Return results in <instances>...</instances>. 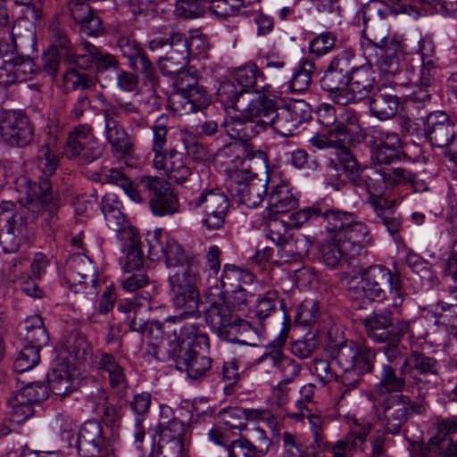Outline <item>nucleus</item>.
<instances>
[{
    "label": "nucleus",
    "mask_w": 457,
    "mask_h": 457,
    "mask_svg": "<svg viewBox=\"0 0 457 457\" xmlns=\"http://www.w3.org/2000/svg\"><path fill=\"white\" fill-rule=\"evenodd\" d=\"M337 145L336 155L337 162L342 167L344 172H345L349 180L352 181L361 168L350 150L345 146L346 144H341L337 141Z\"/></svg>",
    "instance_id": "58"
},
{
    "label": "nucleus",
    "mask_w": 457,
    "mask_h": 457,
    "mask_svg": "<svg viewBox=\"0 0 457 457\" xmlns=\"http://www.w3.org/2000/svg\"><path fill=\"white\" fill-rule=\"evenodd\" d=\"M76 265L80 267L78 273L81 276L87 277L90 282L89 291L86 292V296L89 299H94L98 295V280L96 278V270L93 263L85 256H74L69 262L68 270H73Z\"/></svg>",
    "instance_id": "46"
},
{
    "label": "nucleus",
    "mask_w": 457,
    "mask_h": 457,
    "mask_svg": "<svg viewBox=\"0 0 457 457\" xmlns=\"http://www.w3.org/2000/svg\"><path fill=\"white\" fill-rule=\"evenodd\" d=\"M333 137L341 144L360 142L363 139V133L356 113L349 110L341 111Z\"/></svg>",
    "instance_id": "33"
},
{
    "label": "nucleus",
    "mask_w": 457,
    "mask_h": 457,
    "mask_svg": "<svg viewBox=\"0 0 457 457\" xmlns=\"http://www.w3.org/2000/svg\"><path fill=\"white\" fill-rule=\"evenodd\" d=\"M118 46L129 68L140 72L145 81L154 83L156 78L155 68L141 45L132 37L122 36L118 40Z\"/></svg>",
    "instance_id": "16"
},
{
    "label": "nucleus",
    "mask_w": 457,
    "mask_h": 457,
    "mask_svg": "<svg viewBox=\"0 0 457 457\" xmlns=\"http://www.w3.org/2000/svg\"><path fill=\"white\" fill-rule=\"evenodd\" d=\"M153 165L170 182L177 184L184 183L192 174V170L186 162L184 154L174 148L162 156L154 158Z\"/></svg>",
    "instance_id": "21"
},
{
    "label": "nucleus",
    "mask_w": 457,
    "mask_h": 457,
    "mask_svg": "<svg viewBox=\"0 0 457 457\" xmlns=\"http://www.w3.org/2000/svg\"><path fill=\"white\" fill-rule=\"evenodd\" d=\"M48 30L51 37V46L48 48L62 53L66 61L75 60L76 50L57 16L52 20Z\"/></svg>",
    "instance_id": "40"
},
{
    "label": "nucleus",
    "mask_w": 457,
    "mask_h": 457,
    "mask_svg": "<svg viewBox=\"0 0 457 457\" xmlns=\"http://www.w3.org/2000/svg\"><path fill=\"white\" fill-rule=\"evenodd\" d=\"M76 446L79 457H107L110 452L103 428L96 420H87L82 425Z\"/></svg>",
    "instance_id": "15"
},
{
    "label": "nucleus",
    "mask_w": 457,
    "mask_h": 457,
    "mask_svg": "<svg viewBox=\"0 0 457 457\" xmlns=\"http://www.w3.org/2000/svg\"><path fill=\"white\" fill-rule=\"evenodd\" d=\"M306 418L313 436V444L317 447L328 446V444L325 440V429L328 424V418L320 412L307 413Z\"/></svg>",
    "instance_id": "60"
},
{
    "label": "nucleus",
    "mask_w": 457,
    "mask_h": 457,
    "mask_svg": "<svg viewBox=\"0 0 457 457\" xmlns=\"http://www.w3.org/2000/svg\"><path fill=\"white\" fill-rule=\"evenodd\" d=\"M291 319L285 313V322L278 336L269 345L264 354L266 359L270 360L281 377L282 383L289 384L295 380L301 372V365L294 359L286 356L280 348L285 345L290 329Z\"/></svg>",
    "instance_id": "12"
},
{
    "label": "nucleus",
    "mask_w": 457,
    "mask_h": 457,
    "mask_svg": "<svg viewBox=\"0 0 457 457\" xmlns=\"http://www.w3.org/2000/svg\"><path fill=\"white\" fill-rule=\"evenodd\" d=\"M180 343L191 347L195 345L199 347H209V337L200 328L194 323H185L179 327Z\"/></svg>",
    "instance_id": "49"
},
{
    "label": "nucleus",
    "mask_w": 457,
    "mask_h": 457,
    "mask_svg": "<svg viewBox=\"0 0 457 457\" xmlns=\"http://www.w3.org/2000/svg\"><path fill=\"white\" fill-rule=\"evenodd\" d=\"M248 92L238 89L233 81H222L217 89V98L225 108L240 111L243 107L242 99Z\"/></svg>",
    "instance_id": "45"
},
{
    "label": "nucleus",
    "mask_w": 457,
    "mask_h": 457,
    "mask_svg": "<svg viewBox=\"0 0 457 457\" xmlns=\"http://www.w3.org/2000/svg\"><path fill=\"white\" fill-rule=\"evenodd\" d=\"M176 345L170 348L171 357L176 362L177 368L185 370L188 377L197 379L204 376L212 367V359L206 355L201 354L192 347L184 346L175 353Z\"/></svg>",
    "instance_id": "22"
},
{
    "label": "nucleus",
    "mask_w": 457,
    "mask_h": 457,
    "mask_svg": "<svg viewBox=\"0 0 457 457\" xmlns=\"http://www.w3.org/2000/svg\"><path fill=\"white\" fill-rule=\"evenodd\" d=\"M195 208H203V226L209 231L223 228L227 216L229 201L228 196L220 189L204 190L195 201Z\"/></svg>",
    "instance_id": "11"
},
{
    "label": "nucleus",
    "mask_w": 457,
    "mask_h": 457,
    "mask_svg": "<svg viewBox=\"0 0 457 457\" xmlns=\"http://www.w3.org/2000/svg\"><path fill=\"white\" fill-rule=\"evenodd\" d=\"M270 126L278 135L286 137L294 135L298 128L285 106L280 108L276 107V112L273 115V120Z\"/></svg>",
    "instance_id": "53"
},
{
    "label": "nucleus",
    "mask_w": 457,
    "mask_h": 457,
    "mask_svg": "<svg viewBox=\"0 0 457 457\" xmlns=\"http://www.w3.org/2000/svg\"><path fill=\"white\" fill-rule=\"evenodd\" d=\"M351 182L354 187L367 191L370 195L369 203L372 207L387 204L388 200L385 196L388 189L386 171L374 168H361Z\"/></svg>",
    "instance_id": "19"
},
{
    "label": "nucleus",
    "mask_w": 457,
    "mask_h": 457,
    "mask_svg": "<svg viewBox=\"0 0 457 457\" xmlns=\"http://www.w3.org/2000/svg\"><path fill=\"white\" fill-rule=\"evenodd\" d=\"M407 381L409 382V372L407 362L401 367L381 366L379 380L374 387V393L379 396L401 394L403 392Z\"/></svg>",
    "instance_id": "27"
},
{
    "label": "nucleus",
    "mask_w": 457,
    "mask_h": 457,
    "mask_svg": "<svg viewBox=\"0 0 457 457\" xmlns=\"http://www.w3.org/2000/svg\"><path fill=\"white\" fill-rule=\"evenodd\" d=\"M338 219L337 228L325 229L330 237L320 247V261L331 269L359 255L371 238L368 226L353 212L345 211Z\"/></svg>",
    "instance_id": "2"
},
{
    "label": "nucleus",
    "mask_w": 457,
    "mask_h": 457,
    "mask_svg": "<svg viewBox=\"0 0 457 457\" xmlns=\"http://www.w3.org/2000/svg\"><path fill=\"white\" fill-rule=\"evenodd\" d=\"M392 293L393 306L399 308L403 303L402 284L398 274L381 265L370 266L363 270L360 280L352 279L350 293L357 300L382 301L386 290Z\"/></svg>",
    "instance_id": "4"
},
{
    "label": "nucleus",
    "mask_w": 457,
    "mask_h": 457,
    "mask_svg": "<svg viewBox=\"0 0 457 457\" xmlns=\"http://www.w3.org/2000/svg\"><path fill=\"white\" fill-rule=\"evenodd\" d=\"M199 266L195 261L170 270L169 282L174 295L173 304L177 309L184 310L182 315L185 317L199 316Z\"/></svg>",
    "instance_id": "5"
},
{
    "label": "nucleus",
    "mask_w": 457,
    "mask_h": 457,
    "mask_svg": "<svg viewBox=\"0 0 457 457\" xmlns=\"http://www.w3.org/2000/svg\"><path fill=\"white\" fill-rule=\"evenodd\" d=\"M408 362L409 383L411 386H420L424 382L423 378L440 376L439 361L422 352L411 350L408 355Z\"/></svg>",
    "instance_id": "24"
},
{
    "label": "nucleus",
    "mask_w": 457,
    "mask_h": 457,
    "mask_svg": "<svg viewBox=\"0 0 457 457\" xmlns=\"http://www.w3.org/2000/svg\"><path fill=\"white\" fill-rule=\"evenodd\" d=\"M423 407L403 394L385 395L377 401V414L381 419L384 429L389 434H398L402 427L414 413H421Z\"/></svg>",
    "instance_id": "7"
},
{
    "label": "nucleus",
    "mask_w": 457,
    "mask_h": 457,
    "mask_svg": "<svg viewBox=\"0 0 457 457\" xmlns=\"http://www.w3.org/2000/svg\"><path fill=\"white\" fill-rule=\"evenodd\" d=\"M379 220L391 235L397 234L402 228V221L399 216H396L392 211L389 202L386 204H379L372 207Z\"/></svg>",
    "instance_id": "63"
},
{
    "label": "nucleus",
    "mask_w": 457,
    "mask_h": 457,
    "mask_svg": "<svg viewBox=\"0 0 457 457\" xmlns=\"http://www.w3.org/2000/svg\"><path fill=\"white\" fill-rule=\"evenodd\" d=\"M140 185L148 193L149 204L154 215H173L179 211V202L169 184L156 176H143Z\"/></svg>",
    "instance_id": "10"
},
{
    "label": "nucleus",
    "mask_w": 457,
    "mask_h": 457,
    "mask_svg": "<svg viewBox=\"0 0 457 457\" xmlns=\"http://www.w3.org/2000/svg\"><path fill=\"white\" fill-rule=\"evenodd\" d=\"M349 84V76L328 67L321 80L320 85L324 91L328 93V96L335 104L345 106V99L350 97L347 96V88Z\"/></svg>",
    "instance_id": "32"
},
{
    "label": "nucleus",
    "mask_w": 457,
    "mask_h": 457,
    "mask_svg": "<svg viewBox=\"0 0 457 457\" xmlns=\"http://www.w3.org/2000/svg\"><path fill=\"white\" fill-rule=\"evenodd\" d=\"M103 146L91 125L84 123L73 127L66 140L65 155L80 165H87L100 159Z\"/></svg>",
    "instance_id": "8"
},
{
    "label": "nucleus",
    "mask_w": 457,
    "mask_h": 457,
    "mask_svg": "<svg viewBox=\"0 0 457 457\" xmlns=\"http://www.w3.org/2000/svg\"><path fill=\"white\" fill-rule=\"evenodd\" d=\"M395 88H379L370 97V110L372 116L380 120L393 118L398 112L399 97L393 94Z\"/></svg>",
    "instance_id": "31"
},
{
    "label": "nucleus",
    "mask_w": 457,
    "mask_h": 457,
    "mask_svg": "<svg viewBox=\"0 0 457 457\" xmlns=\"http://www.w3.org/2000/svg\"><path fill=\"white\" fill-rule=\"evenodd\" d=\"M49 142L39 146L37 160V165L46 176H51L56 170L59 164L57 154L54 151L56 137H50Z\"/></svg>",
    "instance_id": "47"
},
{
    "label": "nucleus",
    "mask_w": 457,
    "mask_h": 457,
    "mask_svg": "<svg viewBox=\"0 0 457 457\" xmlns=\"http://www.w3.org/2000/svg\"><path fill=\"white\" fill-rule=\"evenodd\" d=\"M147 241L149 253L154 257H162L170 270L194 261L176 239L161 231H154Z\"/></svg>",
    "instance_id": "14"
},
{
    "label": "nucleus",
    "mask_w": 457,
    "mask_h": 457,
    "mask_svg": "<svg viewBox=\"0 0 457 457\" xmlns=\"http://www.w3.org/2000/svg\"><path fill=\"white\" fill-rule=\"evenodd\" d=\"M167 120V117L162 116L157 119L151 127L153 131L152 150L154 154V158H157L167 153V151H164L168 135Z\"/></svg>",
    "instance_id": "59"
},
{
    "label": "nucleus",
    "mask_w": 457,
    "mask_h": 457,
    "mask_svg": "<svg viewBox=\"0 0 457 457\" xmlns=\"http://www.w3.org/2000/svg\"><path fill=\"white\" fill-rule=\"evenodd\" d=\"M222 156L234 157L232 162L243 164L245 161L258 159L265 161V153L262 150L255 149L252 144L248 142L230 143L220 150Z\"/></svg>",
    "instance_id": "42"
},
{
    "label": "nucleus",
    "mask_w": 457,
    "mask_h": 457,
    "mask_svg": "<svg viewBox=\"0 0 457 457\" xmlns=\"http://www.w3.org/2000/svg\"><path fill=\"white\" fill-rule=\"evenodd\" d=\"M170 46L171 51L167 54L166 57H161L158 61V66L161 71L165 75H174L177 71L168 70L165 65L162 64L163 61H170L174 64L179 66V68L183 69V67L188 62V47H187V38L179 33H174L170 36Z\"/></svg>",
    "instance_id": "37"
},
{
    "label": "nucleus",
    "mask_w": 457,
    "mask_h": 457,
    "mask_svg": "<svg viewBox=\"0 0 457 457\" xmlns=\"http://www.w3.org/2000/svg\"><path fill=\"white\" fill-rule=\"evenodd\" d=\"M230 194L247 208L259 206L267 195L268 183L256 176L246 180L231 181L228 187Z\"/></svg>",
    "instance_id": "20"
},
{
    "label": "nucleus",
    "mask_w": 457,
    "mask_h": 457,
    "mask_svg": "<svg viewBox=\"0 0 457 457\" xmlns=\"http://www.w3.org/2000/svg\"><path fill=\"white\" fill-rule=\"evenodd\" d=\"M455 121L445 112H431L427 117L425 135L429 143L436 147H447L455 139Z\"/></svg>",
    "instance_id": "18"
},
{
    "label": "nucleus",
    "mask_w": 457,
    "mask_h": 457,
    "mask_svg": "<svg viewBox=\"0 0 457 457\" xmlns=\"http://www.w3.org/2000/svg\"><path fill=\"white\" fill-rule=\"evenodd\" d=\"M359 443L356 429L352 428L342 439L330 445L331 457H350Z\"/></svg>",
    "instance_id": "62"
},
{
    "label": "nucleus",
    "mask_w": 457,
    "mask_h": 457,
    "mask_svg": "<svg viewBox=\"0 0 457 457\" xmlns=\"http://www.w3.org/2000/svg\"><path fill=\"white\" fill-rule=\"evenodd\" d=\"M259 79H262V73L254 63H247L235 72V79L241 87L240 89L246 91L248 88L256 87Z\"/></svg>",
    "instance_id": "64"
},
{
    "label": "nucleus",
    "mask_w": 457,
    "mask_h": 457,
    "mask_svg": "<svg viewBox=\"0 0 457 457\" xmlns=\"http://www.w3.org/2000/svg\"><path fill=\"white\" fill-rule=\"evenodd\" d=\"M404 336H398V337L392 338L383 347V353L386 357V362L381 366H390L398 368L408 362V355L400 348V342Z\"/></svg>",
    "instance_id": "51"
},
{
    "label": "nucleus",
    "mask_w": 457,
    "mask_h": 457,
    "mask_svg": "<svg viewBox=\"0 0 457 457\" xmlns=\"http://www.w3.org/2000/svg\"><path fill=\"white\" fill-rule=\"evenodd\" d=\"M182 107L186 112H196L204 110L211 104V96L206 89L199 85L183 96Z\"/></svg>",
    "instance_id": "48"
},
{
    "label": "nucleus",
    "mask_w": 457,
    "mask_h": 457,
    "mask_svg": "<svg viewBox=\"0 0 457 457\" xmlns=\"http://www.w3.org/2000/svg\"><path fill=\"white\" fill-rule=\"evenodd\" d=\"M315 64L312 61L302 60L298 67L291 74L288 81V89L291 93L305 92L311 86L312 78L315 71Z\"/></svg>",
    "instance_id": "43"
},
{
    "label": "nucleus",
    "mask_w": 457,
    "mask_h": 457,
    "mask_svg": "<svg viewBox=\"0 0 457 457\" xmlns=\"http://www.w3.org/2000/svg\"><path fill=\"white\" fill-rule=\"evenodd\" d=\"M298 201L291 188L286 184L277 185L272 188L269 198L266 215L288 212L297 206Z\"/></svg>",
    "instance_id": "35"
},
{
    "label": "nucleus",
    "mask_w": 457,
    "mask_h": 457,
    "mask_svg": "<svg viewBox=\"0 0 457 457\" xmlns=\"http://www.w3.org/2000/svg\"><path fill=\"white\" fill-rule=\"evenodd\" d=\"M427 448L439 457H457V442L450 436L436 435L428 442Z\"/></svg>",
    "instance_id": "50"
},
{
    "label": "nucleus",
    "mask_w": 457,
    "mask_h": 457,
    "mask_svg": "<svg viewBox=\"0 0 457 457\" xmlns=\"http://www.w3.org/2000/svg\"><path fill=\"white\" fill-rule=\"evenodd\" d=\"M206 300L209 307L205 312V320L216 333L234 315L226 301L225 293L219 287H212L206 294Z\"/></svg>",
    "instance_id": "25"
},
{
    "label": "nucleus",
    "mask_w": 457,
    "mask_h": 457,
    "mask_svg": "<svg viewBox=\"0 0 457 457\" xmlns=\"http://www.w3.org/2000/svg\"><path fill=\"white\" fill-rule=\"evenodd\" d=\"M278 302L280 303V306L284 312V314L286 313L290 318L285 307V301L283 299H278V295L276 291H268L257 301L255 306V313L258 319L262 321L268 318L272 312H275ZM284 322L285 320L283 323Z\"/></svg>",
    "instance_id": "56"
},
{
    "label": "nucleus",
    "mask_w": 457,
    "mask_h": 457,
    "mask_svg": "<svg viewBox=\"0 0 457 457\" xmlns=\"http://www.w3.org/2000/svg\"><path fill=\"white\" fill-rule=\"evenodd\" d=\"M360 44L368 62H374L382 74L395 76L400 73L403 46L398 40L390 38L385 28L374 29L364 20Z\"/></svg>",
    "instance_id": "3"
},
{
    "label": "nucleus",
    "mask_w": 457,
    "mask_h": 457,
    "mask_svg": "<svg viewBox=\"0 0 457 457\" xmlns=\"http://www.w3.org/2000/svg\"><path fill=\"white\" fill-rule=\"evenodd\" d=\"M332 354L345 374L352 373L356 377L350 382L353 386L358 384L361 376L373 370L376 353L364 343L344 341L335 347Z\"/></svg>",
    "instance_id": "6"
},
{
    "label": "nucleus",
    "mask_w": 457,
    "mask_h": 457,
    "mask_svg": "<svg viewBox=\"0 0 457 457\" xmlns=\"http://www.w3.org/2000/svg\"><path fill=\"white\" fill-rule=\"evenodd\" d=\"M18 187L25 195L18 205L12 201L0 204V244L6 253L17 252L29 238L37 214L42 216L47 233H53L57 228L60 197L53 191L49 180L33 182L23 177Z\"/></svg>",
    "instance_id": "1"
},
{
    "label": "nucleus",
    "mask_w": 457,
    "mask_h": 457,
    "mask_svg": "<svg viewBox=\"0 0 457 457\" xmlns=\"http://www.w3.org/2000/svg\"><path fill=\"white\" fill-rule=\"evenodd\" d=\"M104 137L113 156L118 159L131 157L133 142L128 132L112 117L104 116Z\"/></svg>",
    "instance_id": "28"
},
{
    "label": "nucleus",
    "mask_w": 457,
    "mask_h": 457,
    "mask_svg": "<svg viewBox=\"0 0 457 457\" xmlns=\"http://www.w3.org/2000/svg\"><path fill=\"white\" fill-rule=\"evenodd\" d=\"M198 316H183L182 312L179 316H170L164 320L163 322H161L165 344L161 346V350H163L162 356L159 358L165 361L170 360L171 357V353H170V348H172L173 345H176L175 353H177L180 349H182L185 345L180 343L179 340V327L182 320L188 318H197Z\"/></svg>",
    "instance_id": "38"
},
{
    "label": "nucleus",
    "mask_w": 457,
    "mask_h": 457,
    "mask_svg": "<svg viewBox=\"0 0 457 457\" xmlns=\"http://www.w3.org/2000/svg\"><path fill=\"white\" fill-rule=\"evenodd\" d=\"M311 245L312 243L306 237L299 235L296 237H287L279 246L287 256L302 258L308 253Z\"/></svg>",
    "instance_id": "61"
},
{
    "label": "nucleus",
    "mask_w": 457,
    "mask_h": 457,
    "mask_svg": "<svg viewBox=\"0 0 457 457\" xmlns=\"http://www.w3.org/2000/svg\"><path fill=\"white\" fill-rule=\"evenodd\" d=\"M121 247L125 253L123 269L126 272L142 271L144 255L140 237L136 229H126L121 233Z\"/></svg>",
    "instance_id": "30"
},
{
    "label": "nucleus",
    "mask_w": 457,
    "mask_h": 457,
    "mask_svg": "<svg viewBox=\"0 0 457 457\" xmlns=\"http://www.w3.org/2000/svg\"><path fill=\"white\" fill-rule=\"evenodd\" d=\"M207 0H177L174 14L183 19H195L204 15Z\"/></svg>",
    "instance_id": "54"
},
{
    "label": "nucleus",
    "mask_w": 457,
    "mask_h": 457,
    "mask_svg": "<svg viewBox=\"0 0 457 457\" xmlns=\"http://www.w3.org/2000/svg\"><path fill=\"white\" fill-rule=\"evenodd\" d=\"M39 353L40 349L25 345L14 361L13 369L15 372L23 373L37 366L40 361Z\"/></svg>",
    "instance_id": "57"
},
{
    "label": "nucleus",
    "mask_w": 457,
    "mask_h": 457,
    "mask_svg": "<svg viewBox=\"0 0 457 457\" xmlns=\"http://www.w3.org/2000/svg\"><path fill=\"white\" fill-rule=\"evenodd\" d=\"M319 314V303L312 299H305L297 307L295 322L303 327L312 326L317 322Z\"/></svg>",
    "instance_id": "55"
},
{
    "label": "nucleus",
    "mask_w": 457,
    "mask_h": 457,
    "mask_svg": "<svg viewBox=\"0 0 457 457\" xmlns=\"http://www.w3.org/2000/svg\"><path fill=\"white\" fill-rule=\"evenodd\" d=\"M227 134L237 143L249 142L262 130L248 118L244 117L243 112L238 115L230 117L225 122Z\"/></svg>",
    "instance_id": "34"
},
{
    "label": "nucleus",
    "mask_w": 457,
    "mask_h": 457,
    "mask_svg": "<svg viewBox=\"0 0 457 457\" xmlns=\"http://www.w3.org/2000/svg\"><path fill=\"white\" fill-rule=\"evenodd\" d=\"M276 107L275 99L265 95H259L251 99L245 107L243 103V107L239 112H243L244 117L254 121L264 131L267 126L271 125Z\"/></svg>",
    "instance_id": "29"
},
{
    "label": "nucleus",
    "mask_w": 457,
    "mask_h": 457,
    "mask_svg": "<svg viewBox=\"0 0 457 457\" xmlns=\"http://www.w3.org/2000/svg\"><path fill=\"white\" fill-rule=\"evenodd\" d=\"M345 211L331 208L324 202H316L312 205L295 212L288 216L290 228H299L303 224L321 218L325 229H335L339 222L338 217Z\"/></svg>",
    "instance_id": "17"
},
{
    "label": "nucleus",
    "mask_w": 457,
    "mask_h": 457,
    "mask_svg": "<svg viewBox=\"0 0 457 457\" xmlns=\"http://www.w3.org/2000/svg\"><path fill=\"white\" fill-rule=\"evenodd\" d=\"M21 334L27 341L28 345L41 350L49 341L48 332L39 315H33L27 318L21 325Z\"/></svg>",
    "instance_id": "39"
},
{
    "label": "nucleus",
    "mask_w": 457,
    "mask_h": 457,
    "mask_svg": "<svg viewBox=\"0 0 457 457\" xmlns=\"http://www.w3.org/2000/svg\"><path fill=\"white\" fill-rule=\"evenodd\" d=\"M264 218L267 219L266 228L269 238L279 246L287 239L288 228H291L288 220L282 219L278 214L266 215L265 212Z\"/></svg>",
    "instance_id": "52"
},
{
    "label": "nucleus",
    "mask_w": 457,
    "mask_h": 457,
    "mask_svg": "<svg viewBox=\"0 0 457 457\" xmlns=\"http://www.w3.org/2000/svg\"><path fill=\"white\" fill-rule=\"evenodd\" d=\"M375 133L371 145L372 159L379 164L400 161L403 149L398 134L381 130Z\"/></svg>",
    "instance_id": "23"
},
{
    "label": "nucleus",
    "mask_w": 457,
    "mask_h": 457,
    "mask_svg": "<svg viewBox=\"0 0 457 457\" xmlns=\"http://www.w3.org/2000/svg\"><path fill=\"white\" fill-rule=\"evenodd\" d=\"M217 336L225 341L246 345H255L249 341L253 335L251 324L243 319L234 316L220 330Z\"/></svg>",
    "instance_id": "36"
},
{
    "label": "nucleus",
    "mask_w": 457,
    "mask_h": 457,
    "mask_svg": "<svg viewBox=\"0 0 457 457\" xmlns=\"http://www.w3.org/2000/svg\"><path fill=\"white\" fill-rule=\"evenodd\" d=\"M0 136L11 146L25 147L32 142L34 129L24 112L9 111L1 120Z\"/></svg>",
    "instance_id": "13"
},
{
    "label": "nucleus",
    "mask_w": 457,
    "mask_h": 457,
    "mask_svg": "<svg viewBox=\"0 0 457 457\" xmlns=\"http://www.w3.org/2000/svg\"><path fill=\"white\" fill-rule=\"evenodd\" d=\"M90 352V347L86 337L76 333L61 351L60 355L62 359L66 360L68 364H72L73 361L80 363L87 360Z\"/></svg>",
    "instance_id": "44"
},
{
    "label": "nucleus",
    "mask_w": 457,
    "mask_h": 457,
    "mask_svg": "<svg viewBox=\"0 0 457 457\" xmlns=\"http://www.w3.org/2000/svg\"><path fill=\"white\" fill-rule=\"evenodd\" d=\"M375 82L374 71L370 65H361L352 69L346 92L350 97L345 100V105L364 99L374 88Z\"/></svg>",
    "instance_id": "26"
},
{
    "label": "nucleus",
    "mask_w": 457,
    "mask_h": 457,
    "mask_svg": "<svg viewBox=\"0 0 457 457\" xmlns=\"http://www.w3.org/2000/svg\"><path fill=\"white\" fill-rule=\"evenodd\" d=\"M98 369L102 373L107 374V378L111 387L120 388L126 386L127 378L124 373V369L118 362L113 354L103 353L98 361Z\"/></svg>",
    "instance_id": "41"
},
{
    "label": "nucleus",
    "mask_w": 457,
    "mask_h": 457,
    "mask_svg": "<svg viewBox=\"0 0 457 457\" xmlns=\"http://www.w3.org/2000/svg\"><path fill=\"white\" fill-rule=\"evenodd\" d=\"M367 336L375 343L382 344L388 340L405 336L410 330L406 320L393 322L391 312L380 310L373 312L361 320Z\"/></svg>",
    "instance_id": "9"
}]
</instances>
